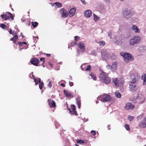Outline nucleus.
Masks as SVG:
<instances>
[{
  "label": "nucleus",
  "instance_id": "nucleus-13",
  "mask_svg": "<svg viewBox=\"0 0 146 146\" xmlns=\"http://www.w3.org/2000/svg\"><path fill=\"white\" fill-rule=\"evenodd\" d=\"M47 102L48 105L50 108H54L56 106V104L54 101L52 100L48 99Z\"/></svg>",
  "mask_w": 146,
  "mask_h": 146
},
{
  "label": "nucleus",
  "instance_id": "nucleus-59",
  "mask_svg": "<svg viewBox=\"0 0 146 146\" xmlns=\"http://www.w3.org/2000/svg\"><path fill=\"white\" fill-rule=\"evenodd\" d=\"M10 7L11 9H12L13 10V9H12V6L10 4Z\"/></svg>",
  "mask_w": 146,
  "mask_h": 146
},
{
  "label": "nucleus",
  "instance_id": "nucleus-57",
  "mask_svg": "<svg viewBox=\"0 0 146 146\" xmlns=\"http://www.w3.org/2000/svg\"><path fill=\"white\" fill-rule=\"evenodd\" d=\"M32 77H33V79H35V76L33 74V73H32Z\"/></svg>",
  "mask_w": 146,
  "mask_h": 146
},
{
  "label": "nucleus",
  "instance_id": "nucleus-30",
  "mask_svg": "<svg viewBox=\"0 0 146 146\" xmlns=\"http://www.w3.org/2000/svg\"><path fill=\"white\" fill-rule=\"evenodd\" d=\"M31 23L32 26L34 28L36 27L38 25V23L36 22H31Z\"/></svg>",
  "mask_w": 146,
  "mask_h": 146
},
{
  "label": "nucleus",
  "instance_id": "nucleus-53",
  "mask_svg": "<svg viewBox=\"0 0 146 146\" xmlns=\"http://www.w3.org/2000/svg\"><path fill=\"white\" fill-rule=\"evenodd\" d=\"M48 64L49 65L51 66V67H52L53 65L50 62H48Z\"/></svg>",
  "mask_w": 146,
  "mask_h": 146
},
{
  "label": "nucleus",
  "instance_id": "nucleus-33",
  "mask_svg": "<svg viewBox=\"0 0 146 146\" xmlns=\"http://www.w3.org/2000/svg\"><path fill=\"white\" fill-rule=\"evenodd\" d=\"M125 127L127 131H129L130 130V129L129 125L125 124Z\"/></svg>",
  "mask_w": 146,
  "mask_h": 146
},
{
  "label": "nucleus",
  "instance_id": "nucleus-21",
  "mask_svg": "<svg viewBox=\"0 0 146 146\" xmlns=\"http://www.w3.org/2000/svg\"><path fill=\"white\" fill-rule=\"evenodd\" d=\"M134 107V106L132 105L130 103H127L125 106V108L127 110L130 109H133Z\"/></svg>",
  "mask_w": 146,
  "mask_h": 146
},
{
  "label": "nucleus",
  "instance_id": "nucleus-9",
  "mask_svg": "<svg viewBox=\"0 0 146 146\" xmlns=\"http://www.w3.org/2000/svg\"><path fill=\"white\" fill-rule=\"evenodd\" d=\"M123 14L124 17L127 19L129 18L131 16V13L128 9H126L124 11Z\"/></svg>",
  "mask_w": 146,
  "mask_h": 146
},
{
  "label": "nucleus",
  "instance_id": "nucleus-61",
  "mask_svg": "<svg viewBox=\"0 0 146 146\" xmlns=\"http://www.w3.org/2000/svg\"><path fill=\"white\" fill-rule=\"evenodd\" d=\"M42 65L43 67H45L44 66V65H42Z\"/></svg>",
  "mask_w": 146,
  "mask_h": 146
},
{
  "label": "nucleus",
  "instance_id": "nucleus-64",
  "mask_svg": "<svg viewBox=\"0 0 146 146\" xmlns=\"http://www.w3.org/2000/svg\"><path fill=\"white\" fill-rule=\"evenodd\" d=\"M96 103H98V102H96Z\"/></svg>",
  "mask_w": 146,
  "mask_h": 146
},
{
  "label": "nucleus",
  "instance_id": "nucleus-16",
  "mask_svg": "<svg viewBox=\"0 0 146 146\" xmlns=\"http://www.w3.org/2000/svg\"><path fill=\"white\" fill-rule=\"evenodd\" d=\"M63 92L64 95L68 97H71V98L74 97V96L71 93V92H69L68 91L65 90H64Z\"/></svg>",
  "mask_w": 146,
  "mask_h": 146
},
{
  "label": "nucleus",
  "instance_id": "nucleus-14",
  "mask_svg": "<svg viewBox=\"0 0 146 146\" xmlns=\"http://www.w3.org/2000/svg\"><path fill=\"white\" fill-rule=\"evenodd\" d=\"M138 126L141 127L145 128L146 127V117L144 118L138 124Z\"/></svg>",
  "mask_w": 146,
  "mask_h": 146
},
{
  "label": "nucleus",
  "instance_id": "nucleus-42",
  "mask_svg": "<svg viewBox=\"0 0 146 146\" xmlns=\"http://www.w3.org/2000/svg\"><path fill=\"white\" fill-rule=\"evenodd\" d=\"M91 69V66L90 65H88L87 66V68L86 69V71L89 70H90Z\"/></svg>",
  "mask_w": 146,
  "mask_h": 146
},
{
  "label": "nucleus",
  "instance_id": "nucleus-3",
  "mask_svg": "<svg viewBox=\"0 0 146 146\" xmlns=\"http://www.w3.org/2000/svg\"><path fill=\"white\" fill-rule=\"evenodd\" d=\"M97 99L102 102H106L110 101L111 99V97L108 94H104L98 96Z\"/></svg>",
  "mask_w": 146,
  "mask_h": 146
},
{
  "label": "nucleus",
  "instance_id": "nucleus-45",
  "mask_svg": "<svg viewBox=\"0 0 146 146\" xmlns=\"http://www.w3.org/2000/svg\"><path fill=\"white\" fill-rule=\"evenodd\" d=\"M51 82V81H50L49 83L48 84V86L49 88H51L52 86Z\"/></svg>",
  "mask_w": 146,
  "mask_h": 146
},
{
  "label": "nucleus",
  "instance_id": "nucleus-26",
  "mask_svg": "<svg viewBox=\"0 0 146 146\" xmlns=\"http://www.w3.org/2000/svg\"><path fill=\"white\" fill-rule=\"evenodd\" d=\"M35 82V85H37L38 83L40 82L41 81V79L40 78H35L34 79Z\"/></svg>",
  "mask_w": 146,
  "mask_h": 146
},
{
  "label": "nucleus",
  "instance_id": "nucleus-49",
  "mask_svg": "<svg viewBox=\"0 0 146 146\" xmlns=\"http://www.w3.org/2000/svg\"><path fill=\"white\" fill-rule=\"evenodd\" d=\"M18 44L19 45V46H21L23 45V44L22 42H18Z\"/></svg>",
  "mask_w": 146,
  "mask_h": 146
},
{
  "label": "nucleus",
  "instance_id": "nucleus-44",
  "mask_svg": "<svg viewBox=\"0 0 146 146\" xmlns=\"http://www.w3.org/2000/svg\"><path fill=\"white\" fill-rule=\"evenodd\" d=\"M112 33L111 31H110L108 33V35L110 37V38H111V37L112 36Z\"/></svg>",
  "mask_w": 146,
  "mask_h": 146
},
{
  "label": "nucleus",
  "instance_id": "nucleus-31",
  "mask_svg": "<svg viewBox=\"0 0 146 146\" xmlns=\"http://www.w3.org/2000/svg\"><path fill=\"white\" fill-rule=\"evenodd\" d=\"M43 82H40L39 83V88L40 90H41L43 88Z\"/></svg>",
  "mask_w": 146,
  "mask_h": 146
},
{
  "label": "nucleus",
  "instance_id": "nucleus-41",
  "mask_svg": "<svg viewBox=\"0 0 146 146\" xmlns=\"http://www.w3.org/2000/svg\"><path fill=\"white\" fill-rule=\"evenodd\" d=\"M94 20L95 21H96L98 19V17L95 14H94Z\"/></svg>",
  "mask_w": 146,
  "mask_h": 146
},
{
  "label": "nucleus",
  "instance_id": "nucleus-4",
  "mask_svg": "<svg viewBox=\"0 0 146 146\" xmlns=\"http://www.w3.org/2000/svg\"><path fill=\"white\" fill-rule=\"evenodd\" d=\"M141 38L137 36H135L130 39L129 43L131 46H133L135 44L139 43L141 40Z\"/></svg>",
  "mask_w": 146,
  "mask_h": 146
},
{
  "label": "nucleus",
  "instance_id": "nucleus-36",
  "mask_svg": "<svg viewBox=\"0 0 146 146\" xmlns=\"http://www.w3.org/2000/svg\"><path fill=\"white\" fill-rule=\"evenodd\" d=\"M144 115V114H142L141 115H140L137 116V120H139L140 119L142 118L143 117Z\"/></svg>",
  "mask_w": 146,
  "mask_h": 146
},
{
  "label": "nucleus",
  "instance_id": "nucleus-37",
  "mask_svg": "<svg viewBox=\"0 0 146 146\" xmlns=\"http://www.w3.org/2000/svg\"><path fill=\"white\" fill-rule=\"evenodd\" d=\"M77 143H79L80 144H82L84 143V140H82L80 139L78 140L77 141Z\"/></svg>",
  "mask_w": 146,
  "mask_h": 146
},
{
  "label": "nucleus",
  "instance_id": "nucleus-32",
  "mask_svg": "<svg viewBox=\"0 0 146 146\" xmlns=\"http://www.w3.org/2000/svg\"><path fill=\"white\" fill-rule=\"evenodd\" d=\"M99 43L100 46H102L105 45V42L104 41L102 40Z\"/></svg>",
  "mask_w": 146,
  "mask_h": 146
},
{
  "label": "nucleus",
  "instance_id": "nucleus-60",
  "mask_svg": "<svg viewBox=\"0 0 146 146\" xmlns=\"http://www.w3.org/2000/svg\"><path fill=\"white\" fill-rule=\"evenodd\" d=\"M75 145L76 146H79L78 145H77L76 144H75Z\"/></svg>",
  "mask_w": 146,
  "mask_h": 146
},
{
  "label": "nucleus",
  "instance_id": "nucleus-17",
  "mask_svg": "<svg viewBox=\"0 0 146 146\" xmlns=\"http://www.w3.org/2000/svg\"><path fill=\"white\" fill-rule=\"evenodd\" d=\"M18 39V36L17 35V33H15L14 34V35H13V37L10 40L11 41H13V42L15 44H16H16V42H17V40Z\"/></svg>",
  "mask_w": 146,
  "mask_h": 146
},
{
  "label": "nucleus",
  "instance_id": "nucleus-11",
  "mask_svg": "<svg viewBox=\"0 0 146 146\" xmlns=\"http://www.w3.org/2000/svg\"><path fill=\"white\" fill-rule=\"evenodd\" d=\"M129 90L131 92H134L139 88V86L135 84H129Z\"/></svg>",
  "mask_w": 146,
  "mask_h": 146
},
{
  "label": "nucleus",
  "instance_id": "nucleus-7",
  "mask_svg": "<svg viewBox=\"0 0 146 146\" xmlns=\"http://www.w3.org/2000/svg\"><path fill=\"white\" fill-rule=\"evenodd\" d=\"M137 101L139 104H142L144 102L145 100V98L143 95L142 94H139L136 98Z\"/></svg>",
  "mask_w": 146,
  "mask_h": 146
},
{
  "label": "nucleus",
  "instance_id": "nucleus-24",
  "mask_svg": "<svg viewBox=\"0 0 146 146\" xmlns=\"http://www.w3.org/2000/svg\"><path fill=\"white\" fill-rule=\"evenodd\" d=\"M146 75L145 73H144L143 75L141 77V79L143 80V84L144 85H145L146 84Z\"/></svg>",
  "mask_w": 146,
  "mask_h": 146
},
{
  "label": "nucleus",
  "instance_id": "nucleus-39",
  "mask_svg": "<svg viewBox=\"0 0 146 146\" xmlns=\"http://www.w3.org/2000/svg\"><path fill=\"white\" fill-rule=\"evenodd\" d=\"M9 32L10 34L12 35L13 36L14 35V34L15 33H14V31H13L11 29L9 30Z\"/></svg>",
  "mask_w": 146,
  "mask_h": 146
},
{
  "label": "nucleus",
  "instance_id": "nucleus-8",
  "mask_svg": "<svg viewBox=\"0 0 146 146\" xmlns=\"http://www.w3.org/2000/svg\"><path fill=\"white\" fill-rule=\"evenodd\" d=\"M67 106L68 110L69 111V112L71 114H72L76 115H78V114L76 111V107L73 104L71 105L72 110H71L70 108H68L67 104Z\"/></svg>",
  "mask_w": 146,
  "mask_h": 146
},
{
  "label": "nucleus",
  "instance_id": "nucleus-58",
  "mask_svg": "<svg viewBox=\"0 0 146 146\" xmlns=\"http://www.w3.org/2000/svg\"><path fill=\"white\" fill-rule=\"evenodd\" d=\"M22 43L23 44H27L25 42H22Z\"/></svg>",
  "mask_w": 146,
  "mask_h": 146
},
{
  "label": "nucleus",
  "instance_id": "nucleus-6",
  "mask_svg": "<svg viewBox=\"0 0 146 146\" xmlns=\"http://www.w3.org/2000/svg\"><path fill=\"white\" fill-rule=\"evenodd\" d=\"M113 83L114 84L116 87H118L120 84L122 85L124 83V81L118 78H115L113 80Z\"/></svg>",
  "mask_w": 146,
  "mask_h": 146
},
{
  "label": "nucleus",
  "instance_id": "nucleus-52",
  "mask_svg": "<svg viewBox=\"0 0 146 146\" xmlns=\"http://www.w3.org/2000/svg\"><path fill=\"white\" fill-rule=\"evenodd\" d=\"M81 1L84 5L86 4V3L84 0H81Z\"/></svg>",
  "mask_w": 146,
  "mask_h": 146
},
{
  "label": "nucleus",
  "instance_id": "nucleus-54",
  "mask_svg": "<svg viewBox=\"0 0 146 146\" xmlns=\"http://www.w3.org/2000/svg\"><path fill=\"white\" fill-rule=\"evenodd\" d=\"M60 85L62 87H64L65 86V85L63 83H61L60 84Z\"/></svg>",
  "mask_w": 146,
  "mask_h": 146
},
{
  "label": "nucleus",
  "instance_id": "nucleus-51",
  "mask_svg": "<svg viewBox=\"0 0 146 146\" xmlns=\"http://www.w3.org/2000/svg\"><path fill=\"white\" fill-rule=\"evenodd\" d=\"M44 58H40V60L41 61H43V63H44Z\"/></svg>",
  "mask_w": 146,
  "mask_h": 146
},
{
  "label": "nucleus",
  "instance_id": "nucleus-28",
  "mask_svg": "<svg viewBox=\"0 0 146 146\" xmlns=\"http://www.w3.org/2000/svg\"><path fill=\"white\" fill-rule=\"evenodd\" d=\"M115 95L116 97L117 98H121V95L120 93L118 91H116L115 93Z\"/></svg>",
  "mask_w": 146,
  "mask_h": 146
},
{
  "label": "nucleus",
  "instance_id": "nucleus-15",
  "mask_svg": "<svg viewBox=\"0 0 146 146\" xmlns=\"http://www.w3.org/2000/svg\"><path fill=\"white\" fill-rule=\"evenodd\" d=\"M117 63L116 62H112V65L110 67L111 70L113 71L117 69Z\"/></svg>",
  "mask_w": 146,
  "mask_h": 146
},
{
  "label": "nucleus",
  "instance_id": "nucleus-5",
  "mask_svg": "<svg viewBox=\"0 0 146 146\" xmlns=\"http://www.w3.org/2000/svg\"><path fill=\"white\" fill-rule=\"evenodd\" d=\"M1 16L4 20H9L10 18L12 20L14 19V17L13 14L9 12H7L6 14L1 15Z\"/></svg>",
  "mask_w": 146,
  "mask_h": 146
},
{
  "label": "nucleus",
  "instance_id": "nucleus-27",
  "mask_svg": "<svg viewBox=\"0 0 146 146\" xmlns=\"http://www.w3.org/2000/svg\"><path fill=\"white\" fill-rule=\"evenodd\" d=\"M89 75L91 76L92 78L94 80H96V77L95 74L92 72H90L89 73Z\"/></svg>",
  "mask_w": 146,
  "mask_h": 146
},
{
  "label": "nucleus",
  "instance_id": "nucleus-29",
  "mask_svg": "<svg viewBox=\"0 0 146 146\" xmlns=\"http://www.w3.org/2000/svg\"><path fill=\"white\" fill-rule=\"evenodd\" d=\"M54 4L57 6L58 8L62 6V4L61 3L58 2H56L54 3Z\"/></svg>",
  "mask_w": 146,
  "mask_h": 146
},
{
  "label": "nucleus",
  "instance_id": "nucleus-25",
  "mask_svg": "<svg viewBox=\"0 0 146 146\" xmlns=\"http://www.w3.org/2000/svg\"><path fill=\"white\" fill-rule=\"evenodd\" d=\"M76 103L78 106V108H79L80 109L81 105V102L80 98L79 97H78L77 98H76Z\"/></svg>",
  "mask_w": 146,
  "mask_h": 146
},
{
  "label": "nucleus",
  "instance_id": "nucleus-34",
  "mask_svg": "<svg viewBox=\"0 0 146 146\" xmlns=\"http://www.w3.org/2000/svg\"><path fill=\"white\" fill-rule=\"evenodd\" d=\"M134 118V117L131 115L128 116V119L130 121H132Z\"/></svg>",
  "mask_w": 146,
  "mask_h": 146
},
{
  "label": "nucleus",
  "instance_id": "nucleus-2",
  "mask_svg": "<svg viewBox=\"0 0 146 146\" xmlns=\"http://www.w3.org/2000/svg\"><path fill=\"white\" fill-rule=\"evenodd\" d=\"M120 54L124 58V60L125 62L128 63L130 61H132L134 59L133 57L129 53L123 52H121Z\"/></svg>",
  "mask_w": 146,
  "mask_h": 146
},
{
  "label": "nucleus",
  "instance_id": "nucleus-48",
  "mask_svg": "<svg viewBox=\"0 0 146 146\" xmlns=\"http://www.w3.org/2000/svg\"><path fill=\"white\" fill-rule=\"evenodd\" d=\"M69 84L70 86H73V85H74L73 83L72 82H69Z\"/></svg>",
  "mask_w": 146,
  "mask_h": 146
},
{
  "label": "nucleus",
  "instance_id": "nucleus-56",
  "mask_svg": "<svg viewBox=\"0 0 146 146\" xmlns=\"http://www.w3.org/2000/svg\"><path fill=\"white\" fill-rule=\"evenodd\" d=\"M33 37L34 38H36V39H38V36H33Z\"/></svg>",
  "mask_w": 146,
  "mask_h": 146
},
{
  "label": "nucleus",
  "instance_id": "nucleus-47",
  "mask_svg": "<svg viewBox=\"0 0 146 146\" xmlns=\"http://www.w3.org/2000/svg\"><path fill=\"white\" fill-rule=\"evenodd\" d=\"M92 53L94 55H96V52L95 50L93 51L92 52Z\"/></svg>",
  "mask_w": 146,
  "mask_h": 146
},
{
  "label": "nucleus",
  "instance_id": "nucleus-1",
  "mask_svg": "<svg viewBox=\"0 0 146 146\" xmlns=\"http://www.w3.org/2000/svg\"><path fill=\"white\" fill-rule=\"evenodd\" d=\"M99 78L100 80L105 84H108L110 83L111 79L108 76V74L103 71L100 73Z\"/></svg>",
  "mask_w": 146,
  "mask_h": 146
},
{
  "label": "nucleus",
  "instance_id": "nucleus-23",
  "mask_svg": "<svg viewBox=\"0 0 146 146\" xmlns=\"http://www.w3.org/2000/svg\"><path fill=\"white\" fill-rule=\"evenodd\" d=\"M102 56L103 58H105V57L107 55V51L105 50H103L101 51Z\"/></svg>",
  "mask_w": 146,
  "mask_h": 146
},
{
  "label": "nucleus",
  "instance_id": "nucleus-22",
  "mask_svg": "<svg viewBox=\"0 0 146 146\" xmlns=\"http://www.w3.org/2000/svg\"><path fill=\"white\" fill-rule=\"evenodd\" d=\"M131 29L133 30H134V31L135 33H139V30L136 26L132 25L131 27Z\"/></svg>",
  "mask_w": 146,
  "mask_h": 146
},
{
  "label": "nucleus",
  "instance_id": "nucleus-62",
  "mask_svg": "<svg viewBox=\"0 0 146 146\" xmlns=\"http://www.w3.org/2000/svg\"><path fill=\"white\" fill-rule=\"evenodd\" d=\"M137 77H138V78H140V77H139V76H138Z\"/></svg>",
  "mask_w": 146,
  "mask_h": 146
},
{
  "label": "nucleus",
  "instance_id": "nucleus-18",
  "mask_svg": "<svg viewBox=\"0 0 146 146\" xmlns=\"http://www.w3.org/2000/svg\"><path fill=\"white\" fill-rule=\"evenodd\" d=\"M78 46L81 50V51L82 52H84L85 50V46L84 44L82 42H80L78 44Z\"/></svg>",
  "mask_w": 146,
  "mask_h": 146
},
{
  "label": "nucleus",
  "instance_id": "nucleus-12",
  "mask_svg": "<svg viewBox=\"0 0 146 146\" xmlns=\"http://www.w3.org/2000/svg\"><path fill=\"white\" fill-rule=\"evenodd\" d=\"M30 61L31 64L37 66L39 60L36 58H33L31 59Z\"/></svg>",
  "mask_w": 146,
  "mask_h": 146
},
{
  "label": "nucleus",
  "instance_id": "nucleus-20",
  "mask_svg": "<svg viewBox=\"0 0 146 146\" xmlns=\"http://www.w3.org/2000/svg\"><path fill=\"white\" fill-rule=\"evenodd\" d=\"M92 14V11L90 10H87L84 12L85 16L87 17H90L91 16Z\"/></svg>",
  "mask_w": 146,
  "mask_h": 146
},
{
  "label": "nucleus",
  "instance_id": "nucleus-46",
  "mask_svg": "<svg viewBox=\"0 0 146 146\" xmlns=\"http://www.w3.org/2000/svg\"><path fill=\"white\" fill-rule=\"evenodd\" d=\"M91 133L93 134L94 135H95L96 134V132L95 131L92 130L91 131Z\"/></svg>",
  "mask_w": 146,
  "mask_h": 146
},
{
  "label": "nucleus",
  "instance_id": "nucleus-43",
  "mask_svg": "<svg viewBox=\"0 0 146 146\" xmlns=\"http://www.w3.org/2000/svg\"><path fill=\"white\" fill-rule=\"evenodd\" d=\"M75 41H77L80 39V37L78 36H76L74 37Z\"/></svg>",
  "mask_w": 146,
  "mask_h": 146
},
{
  "label": "nucleus",
  "instance_id": "nucleus-40",
  "mask_svg": "<svg viewBox=\"0 0 146 146\" xmlns=\"http://www.w3.org/2000/svg\"><path fill=\"white\" fill-rule=\"evenodd\" d=\"M76 44L77 42L76 41H73V42H72L71 43V46H74L76 45Z\"/></svg>",
  "mask_w": 146,
  "mask_h": 146
},
{
  "label": "nucleus",
  "instance_id": "nucleus-10",
  "mask_svg": "<svg viewBox=\"0 0 146 146\" xmlns=\"http://www.w3.org/2000/svg\"><path fill=\"white\" fill-rule=\"evenodd\" d=\"M60 12L61 15V17L63 18H66L68 15V12L64 8L61 9L60 11Z\"/></svg>",
  "mask_w": 146,
  "mask_h": 146
},
{
  "label": "nucleus",
  "instance_id": "nucleus-38",
  "mask_svg": "<svg viewBox=\"0 0 146 146\" xmlns=\"http://www.w3.org/2000/svg\"><path fill=\"white\" fill-rule=\"evenodd\" d=\"M0 27L4 29H5L6 27L7 26L5 24H1L0 25Z\"/></svg>",
  "mask_w": 146,
  "mask_h": 146
},
{
  "label": "nucleus",
  "instance_id": "nucleus-63",
  "mask_svg": "<svg viewBox=\"0 0 146 146\" xmlns=\"http://www.w3.org/2000/svg\"><path fill=\"white\" fill-rule=\"evenodd\" d=\"M121 1H123L124 0H120Z\"/></svg>",
  "mask_w": 146,
  "mask_h": 146
},
{
  "label": "nucleus",
  "instance_id": "nucleus-19",
  "mask_svg": "<svg viewBox=\"0 0 146 146\" xmlns=\"http://www.w3.org/2000/svg\"><path fill=\"white\" fill-rule=\"evenodd\" d=\"M76 11V9L75 8H72L69 12L68 13V15L70 17L73 16L75 14Z\"/></svg>",
  "mask_w": 146,
  "mask_h": 146
},
{
  "label": "nucleus",
  "instance_id": "nucleus-35",
  "mask_svg": "<svg viewBox=\"0 0 146 146\" xmlns=\"http://www.w3.org/2000/svg\"><path fill=\"white\" fill-rule=\"evenodd\" d=\"M136 82V80L135 78V77L134 78V79H133L130 82L131 84H135Z\"/></svg>",
  "mask_w": 146,
  "mask_h": 146
},
{
  "label": "nucleus",
  "instance_id": "nucleus-50",
  "mask_svg": "<svg viewBox=\"0 0 146 146\" xmlns=\"http://www.w3.org/2000/svg\"><path fill=\"white\" fill-rule=\"evenodd\" d=\"M110 67H111V66L110 65H107V66H106V68L108 69H109L110 68Z\"/></svg>",
  "mask_w": 146,
  "mask_h": 146
},
{
  "label": "nucleus",
  "instance_id": "nucleus-55",
  "mask_svg": "<svg viewBox=\"0 0 146 146\" xmlns=\"http://www.w3.org/2000/svg\"><path fill=\"white\" fill-rule=\"evenodd\" d=\"M46 56H47L48 57H50L51 56V55L50 54H46Z\"/></svg>",
  "mask_w": 146,
  "mask_h": 146
}]
</instances>
